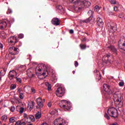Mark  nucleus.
<instances>
[{
    "mask_svg": "<svg viewBox=\"0 0 125 125\" xmlns=\"http://www.w3.org/2000/svg\"><path fill=\"white\" fill-rule=\"evenodd\" d=\"M71 3H74V4H78V5H81V7H79L78 8L79 10L83 8V7L88 8L91 5L90 2L87 0H84L83 1H81V0H69Z\"/></svg>",
    "mask_w": 125,
    "mask_h": 125,
    "instance_id": "1",
    "label": "nucleus"
},
{
    "mask_svg": "<svg viewBox=\"0 0 125 125\" xmlns=\"http://www.w3.org/2000/svg\"><path fill=\"white\" fill-rule=\"evenodd\" d=\"M121 97L122 95L119 94L118 92H115L113 94L115 103L119 108L123 107V101H122V99H121Z\"/></svg>",
    "mask_w": 125,
    "mask_h": 125,
    "instance_id": "2",
    "label": "nucleus"
},
{
    "mask_svg": "<svg viewBox=\"0 0 125 125\" xmlns=\"http://www.w3.org/2000/svg\"><path fill=\"white\" fill-rule=\"evenodd\" d=\"M108 116L112 118H117L118 117V110L114 107H110L107 110Z\"/></svg>",
    "mask_w": 125,
    "mask_h": 125,
    "instance_id": "3",
    "label": "nucleus"
},
{
    "mask_svg": "<svg viewBox=\"0 0 125 125\" xmlns=\"http://www.w3.org/2000/svg\"><path fill=\"white\" fill-rule=\"evenodd\" d=\"M62 104H63L61 106V107L64 110V111H66L71 110V108H72V105H71V104H70L69 102L66 100H62Z\"/></svg>",
    "mask_w": 125,
    "mask_h": 125,
    "instance_id": "4",
    "label": "nucleus"
},
{
    "mask_svg": "<svg viewBox=\"0 0 125 125\" xmlns=\"http://www.w3.org/2000/svg\"><path fill=\"white\" fill-rule=\"evenodd\" d=\"M93 13H94V12L91 10H89L87 12V15H88L89 17L86 20L83 21V23H88V22H90L93 18Z\"/></svg>",
    "mask_w": 125,
    "mask_h": 125,
    "instance_id": "5",
    "label": "nucleus"
},
{
    "mask_svg": "<svg viewBox=\"0 0 125 125\" xmlns=\"http://www.w3.org/2000/svg\"><path fill=\"white\" fill-rule=\"evenodd\" d=\"M36 101L37 105L39 106H37L36 108L37 109H39V108H42L43 107V103H44L45 99H44L42 100V98L39 97L37 99Z\"/></svg>",
    "mask_w": 125,
    "mask_h": 125,
    "instance_id": "6",
    "label": "nucleus"
},
{
    "mask_svg": "<svg viewBox=\"0 0 125 125\" xmlns=\"http://www.w3.org/2000/svg\"><path fill=\"white\" fill-rule=\"evenodd\" d=\"M65 93V90L62 87H59L57 88L56 94L58 97H62Z\"/></svg>",
    "mask_w": 125,
    "mask_h": 125,
    "instance_id": "7",
    "label": "nucleus"
},
{
    "mask_svg": "<svg viewBox=\"0 0 125 125\" xmlns=\"http://www.w3.org/2000/svg\"><path fill=\"white\" fill-rule=\"evenodd\" d=\"M54 124L55 125H65L66 122L62 121V118H58L54 121Z\"/></svg>",
    "mask_w": 125,
    "mask_h": 125,
    "instance_id": "8",
    "label": "nucleus"
},
{
    "mask_svg": "<svg viewBox=\"0 0 125 125\" xmlns=\"http://www.w3.org/2000/svg\"><path fill=\"white\" fill-rule=\"evenodd\" d=\"M9 50V51H11V50H14V53L13 52H10V54H11V55H16L19 54V51H18L19 50V49H18V48H16L15 47H10Z\"/></svg>",
    "mask_w": 125,
    "mask_h": 125,
    "instance_id": "9",
    "label": "nucleus"
},
{
    "mask_svg": "<svg viewBox=\"0 0 125 125\" xmlns=\"http://www.w3.org/2000/svg\"><path fill=\"white\" fill-rule=\"evenodd\" d=\"M8 42L10 43H13V44H15L17 42H18V40L15 36L11 37L8 40Z\"/></svg>",
    "mask_w": 125,
    "mask_h": 125,
    "instance_id": "10",
    "label": "nucleus"
},
{
    "mask_svg": "<svg viewBox=\"0 0 125 125\" xmlns=\"http://www.w3.org/2000/svg\"><path fill=\"white\" fill-rule=\"evenodd\" d=\"M51 23L55 26H59L60 25V20L57 18H54L51 21Z\"/></svg>",
    "mask_w": 125,
    "mask_h": 125,
    "instance_id": "11",
    "label": "nucleus"
},
{
    "mask_svg": "<svg viewBox=\"0 0 125 125\" xmlns=\"http://www.w3.org/2000/svg\"><path fill=\"white\" fill-rule=\"evenodd\" d=\"M45 69H46V66L42 63L40 64L36 67V71H39V72H42V70H45Z\"/></svg>",
    "mask_w": 125,
    "mask_h": 125,
    "instance_id": "12",
    "label": "nucleus"
},
{
    "mask_svg": "<svg viewBox=\"0 0 125 125\" xmlns=\"http://www.w3.org/2000/svg\"><path fill=\"white\" fill-rule=\"evenodd\" d=\"M104 90L108 94H111V89L110 88V85L107 84H104L103 85Z\"/></svg>",
    "mask_w": 125,
    "mask_h": 125,
    "instance_id": "13",
    "label": "nucleus"
},
{
    "mask_svg": "<svg viewBox=\"0 0 125 125\" xmlns=\"http://www.w3.org/2000/svg\"><path fill=\"white\" fill-rule=\"evenodd\" d=\"M97 24L99 27H103V25H104V22H103V21L102 20V19L100 18H98L97 19Z\"/></svg>",
    "mask_w": 125,
    "mask_h": 125,
    "instance_id": "14",
    "label": "nucleus"
},
{
    "mask_svg": "<svg viewBox=\"0 0 125 125\" xmlns=\"http://www.w3.org/2000/svg\"><path fill=\"white\" fill-rule=\"evenodd\" d=\"M0 29H5L6 28V26H7V23H6V21L4 20L0 21Z\"/></svg>",
    "mask_w": 125,
    "mask_h": 125,
    "instance_id": "15",
    "label": "nucleus"
},
{
    "mask_svg": "<svg viewBox=\"0 0 125 125\" xmlns=\"http://www.w3.org/2000/svg\"><path fill=\"white\" fill-rule=\"evenodd\" d=\"M108 48L110 49V50H111V51L113 52V53H114L115 55H117V54H118V53L117 52V49L115 48V46L111 45L108 46Z\"/></svg>",
    "mask_w": 125,
    "mask_h": 125,
    "instance_id": "16",
    "label": "nucleus"
},
{
    "mask_svg": "<svg viewBox=\"0 0 125 125\" xmlns=\"http://www.w3.org/2000/svg\"><path fill=\"white\" fill-rule=\"evenodd\" d=\"M27 120V121H26V122L27 123H29V124H30L31 122H35V117H34V116L33 115H28V117Z\"/></svg>",
    "mask_w": 125,
    "mask_h": 125,
    "instance_id": "17",
    "label": "nucleus"
},
{
    "mask_svg": "<svg viewBox=\"0 0 125 125\" xmlns=\"http://www.w3.org/2000/svg\"><path fill=\"white\" fill-rule=\"evenodd\" d=\"M56 8L58 11V12H59L60 13H64V12L65 11L64 10V8H63V7H62V6L61 5H58L56 7Z\"/></svg>",
    "mask_w": 125,
    "mask_h": 125,
    "instance_id": "18",
    "label": "nucleus"
},
{
    "mask_svg": "<svg viewBox=\"0 0 125 125\" xmlns=\"http://www.w3.org/2000/svg\"><path fill=\"white\" fill-rule=\"evenodd\" d=\"M16 111L19 112L20 114H23V112H24V107L18 106L16 108Z\"/></svg>",
    "mask_w": 125,
    "mask_h": 125,
    "instance_id": "19",
    "label": "nucleus"
},
{
    "mask_svg": "<svg viewBox=\"0 0 125 125\" xmlns=\"http://www.w3.org/2000/svg\"><path fill=\"white\" fill-rule=\"evenodd\" d=\"M121 41L122 40H120V41L119 42V47L120 49H121V50H124V51H125V43H123L122 44V46L121 45H120V44H121Z\"/></svg>",
    "mask_w": 125,
    "mask_h": 125,
    "instance_id": "20",
    "label": "nucleus"
},
{
    "mask_svg": "<svg viewBox=\"0 0 125 125\" xmlns=\"http://www.w3.org/2000/svg\"><path fill=\"white\" fill-rule=\"evenodd\" d=\"M15 125H26V122L23 121L22 120L18 121L16 122Z\"/></svg>",
    "mask_w": 125,
    "mask_h": 125,
    "instance_id": "21",
    "label": "nucleus"
},
{
    "mask_svg": "<svg viewBox=\"0 0 125 125\" xmlns=\"http://www.w3.org/2000/svg\"><path fill=\"white\" fill-rule=\"evenodd\" d=\"M41 118H42V113L38 111L35 114V118L36 119V120H39L41 119Z\"/></svg>",
    "mask_w": 125,
    "mask_h": 125,
    "instance_id": "22",
    "label": "nucleus"
},
{
    "mask_svg": "<svg viewBox=\"0 0 125 125\" xmlns=\"http://www.w3.org/2000/svg\"><path fill=\"white\" fill-rule=\"evenodd\" d=\"M27 76L29 77V78H34V77H35V74H34L33 73V72H31L30 73H29V71H27Z\"/></svg>",
    "mask_w": 125,
    "mask_h": 125,
    "instance_id": "23",
    "label": "nucleus"
},
{
    "mask_svg": "<svg viewBox=\"0 0 125 125\" xmlns=\"http://www.w3.org/2000/svg\"><path fill=\"white\" fill-rule=\"evenodd\" d=\"M1 119L2 121H3V122H6V121L7 120V116L5 115H3L1 117Z\"/></svg>",
    "mask_w": 125,
    "mask_h": 125,
    "instance_id": "24",
    "label": "nucleus"
},
{
    "mask_svg": "<svg viewBox=\"0 0 125 125\" xmlns=\"http://www.w3.org/2000/svg\"><path fill=\"white\" fill-rule=\"evenodd\" d=\"M14 78V74H11V72H9V80H13Z\"/></svg>",
    "mask_w": 125,
    "mask_h": 125,
    "instance_id": "25",
    "label": "nucleus"
},
{
    "mask_svg": "<svg viewBox=\"0 0 125 125\" xmlns=\"http://www.w3.org/2000/svg\"><path fill=\"white\" fill-rule=\"evenodd\" d=\"M9 123H15V117H12L9 118Z\"/></svg>",
    "mask_w": 125,
    "mask_h": 125,
    "instance_id": "26",
    "label": "nucleus"
},
{
    "mask_svg": "<svg viewBox=\"0 0 125 125\" xmlns=\"http://www.w3.org/2000/svg\"><path fill=\"white\" fill-rule=\"evenodd\" d=\"M16 79L17 80V82L18 83H22V80H21V78H18L17 77H15Z\"/></svg>",
    "mask_w": 125,
    "mask_h": 125,
    "instance_id": "27",
    "label": "nucleus"
},
{
    "mask_svg": "<svg viewBox=\"0 0 125 125\" xmlns=\"http://www.w3.org/2000/svg\"><path fill=\"white\" fill-rule=\"evenodd\" d=\"M46 73H47V74H48V71H46V72H43V73H42V74H39L38 75V76L39 77H41V76H43V77H45V75L46 74Z\"/></svg>",
    "mask_w": 125,
    "mask_h": 125,
    "instance_id": "28",
    "label": "nucleus"
},
{
    "mask_svg": "<svg viewBox=\"0 0 125 125\" xmlns=\"http://www.w3.org/2000/svg\"><path fill=\"white\" fill-rule=\"evenodd\" d=\"M10 88L12 90H13V89H15V88H16V84H12L10 86Z\"/></svg>",
    "mask_w": 125,
    "mask_h": 125,
    "instance_id": "29",
    "label": "nucleus"
},
{
    "mask_svg": "<svg viewBox=\"0 0 125 125\" xmlns=\"http://www.w3.org/2000/svg\"><path fill=\"white\" fill-rule=\"evenodd\" d=\"M109 1L112 4H116V3H117L116 0H109Z\"/></svg>",
    "mask_w": 125,
    "mask_h": 125,
    "instance_id": "30",
    "label": "nucleus"
},
{
    "mask_svg": "<svg viewBox=\"0 0 125 125\" xmlns=\"http://www.w3.org/2000/svg\"><path fill=\"white\" fill-rule=\"evenodd\" d=\"M80 47L81 49H85V48H86V45H84V44H80Z\"/></svg>",
    "mask_w": 125,
    "mask_h": 125,
    "instance_id": "31",
    "label": "nucleus"
},
{
    "mask_svg": "<svg viewBox=\"0 0 125 125\" xmlns=\"http://www.w3.org/2000/svg\"><path fill=\"white\" fill-rule=\"evenodd\" d=\"M103 60L104 61H110V60L108 58H106V56H104L103 57Z\"/></svg>",
    "mask_w": 125,
    "mask_h": 125,
    "instance_id": "32",
    "label": "nucleus"
},
{
    "mask_svg": "<svg viewBox=\"0 0 125 125\" xmlns=\"http://www.w3.org/2000/svg\"><path fill=\"white\" fill-rule=\"evenodd\" d=\"M6 13H7V14H11V13H12V10H11V9L9 8L8 9V10L7 11Z\"/></svg>",
    "mask_w": 125,
    "mask_h": 125,
    "instance_id": "33",
    "label": "nucleus"
},
{
    "mask_svg": "<svg viewBox=\"0 0 125 125\" xmlns=\"http://www.w3.org/2000/svg\"><path fill=\"white\" fill-rule=\"evenodd\" d=\"M27 107L29 108V110H30V111H32V110L33 109V107L34 106L31 104H28Z\"/></svg>",
    "mask_w": 125,
    "mask_h": 125,
    "instance_id": "34",
    "label": "nucleus"
},
{
    "mask_svg": "<svg viewBox=\"0 0 125 125\" xmlns=\"http://www.w3.org/2000/svg\"><path fill=\"white\" fill-rule=\"evenodd\" d=\"M20 98L21 99L24 98V94L23 93H20Z\"/></svg>",
    "mask_w": 125,
    "mask_h": 125,
    "instance_id": "35",
    "label": "nucleus"
},
{
    "mask_svg": "<svg viewBox=\"0 0 125 125\" xmlns=\"http://www.w3.org/2000/svg\"><path fill=\"white\" fill-rule=\"evenodd\" d=\"M10 110L11 112H14L15 111V107L14 106L12 105L11 108H10Z\"/></svg>",
    "mask_w": 125,
    "mask_h": 125,
    "instance_id": "36",
    "label": "nucleus"
},
{
    "mask_svg": "<svg viewBox=\"0 0 125 125\" xmlns=\"http://www.w3.org/2000/svg\"><path fill=\"white\" fill-rule=\"evenodd\" d=\"M9 73H11V74H13V75H16V76H17V73L14 70L10 71Z\"/></svg>",
    "mask_w": 125,
    "mask_h": 125,
    "instance_id": "37",
    "label": "nucleus"
},
{
    "mask_svg": "<svg viewBox=\"0 0 125 125\" xmlns=\"http://www.w3.org/2000/svg\"><path fill=\"white\" fill-rule=\"evenodd\" d=\"M23 117H24V118H25V121H27V120L29 117V115H27L26 113H24L23 114Z\"/></svg>",
    "mask_w": 125,
    "mask_h": 125,
    "instance_id": "38",
    "label": "nucleus"
},
{
    "mask_svg": "<svg viewBox=\"0 0 125 125\" xmlns=\"http://www.w3.org/2000/svg\"><path fill=\"white\" fill-rule=\"evenodd\" d=\"M104 117L108 120L110 119V117L109 116V115H108V114H107V113L106 112L104 113Z\"/></svg>",
    "mask_w": 125,
    "mask_h": 125,
    "instance_id": "39",
    "label": "nucleus"
},
{
    "mask_svg": "<svg viewBox=\"0 0 125 125\" xmlns=\"http://www.w3.org/2000/svg\"><path fill=\"white\" fill-rule=\"evenodd\" d=\"M120 86H124L125 83L123 82H120L119 83Z\"/></svg>",
    "mask_w": 125,
    "mask_h": 125,
    "instance_id": "40",
    "label": "nucleus"
},
{
    "mask_svg": "<svg viewBox=\"0 0 125 125\" xmlns=\"http://www.w3.org/2000/svg\"><path fill=\"white\" fill-rule=\"evenodd\" d=\"M56 112H57V110H53L51 113V115H55V113H56Z\"/></svg>",
    "mask_w": 125,
    "mask_h": 125,
    "instance_id": "41",
    "label": "nucleus"
},
{
    "mask_svg": "<svg viewBox=\"0 0 125 125\" xmlns=\"http://www.w3.org/2000/svg\"><path fill=\"white\" fill-rule=\"evenodd\" d=\"M48 90L49 91H50V90H51V84H50V85H49L48 86Z\"/></svg>",
    "mask_w": 125,
    "mask_h": 125,
    "instance_id": "42",
    "label": "nucleus"
},
{
    "mask_svg": "<svg viewBox=\"0 0 125 125\" xmlns=\"http://www.w3.org/2000/svg\"><path fill=\"white\" fill-rule=\"evenodd\" d=\"M19 38L20 39H23V38H24V35L23 34H20L19 35Z\"/></svg>",
    "mask_w": 125,
    "mask_h": 125,
    "instance_id": "43",
    "label": "nucleus"
},
{
    "mask_svg": "<svg viewBox=\"0 0 125 125\" xmlns=\"http://www.w3.org/2000/svg\"><path fill=\"white\" fill-rule=\"evenodd\" d=\"M0 71L1 72H3V73H5V68L0 69Z\"/></svg>",
    "mask_w": 125,
    "mask_h": 125,
    "instance_id": "44",
    "label": "nucleus"
},
{
    "mask_svg": "<svg viewBox=\"0 0 125 125\" xmlns=\"http://www.w3.org/2000/svg\"><path fill=\"white\" fill-rule=\"evenodd\" d=\"M75 67H78V66H79V63L78 62H75Z\"/></svg>",
    "mask_w": 125,
    "mask_h": 125,
    "instance_id": "45",
    "label": "nucleus"
},
{
    "mask_svg": "<svg viewBox=\"0 0 125 125\" xmlns=\"http://www.w3.org/2000/svg\"><path fill=\"white\" fill-rule=\"evenodd\" d=\"M110 28L111 29V30H115L116 29V27L115 26L111 25Z\"/></svg>",
    "mask_w": 125,
    "mask_h": 125,
    "instance_id": "46",
    "label": "nucleus"
},
{
    "mask_svg": "<svg viewBox=\"0 0 125 125\" xmlns=\"http://www.w3.org/2000/svg\"><path fill=\"white\" fill-rule=\"evenodd\" d=\"M31 90H32V92L33 93H36V89H35L32 88H31Z\"/></svg>",
    "mask_w": 125,
    "mask_h": 125,
    "instance_id": "47",
    "label": "nucleus"
},
{
    "mask_svg": "<svg viewBox=\"0 0 125 125\" xmlns=\"http://www.w3.org/2000/svg\"><path fill=\"white\" fill-rule=\"evenodd\" d=\"M0 48H1V49L3 48V44H2L1 43H0Z\"/></svg>",
    "mask_w": 125,
    "mask_h": 125,
    "instance_id": "48",
    "label": "nucleus"
},
{
    "mask_svg": "<svg viewBox=\"0 0 125 125\" xmlns=\"http://www.w3.org/2000/svg\"><path fill=\"white\" fill-rule=\"evenodd\" d=\"M110 56H111V55L110 54H106L105 55L106 58L108 59H109V58H110Z\"/></svg>",
    "mask_w": 125,
    "mask_h": 125,
    "instance_id": "49",
    "label": "nucleus"
},
{
    "mask_svg": "<svg viewBox=\"0 0 125 125\" xmlns=\"http://www.w3.org/2000/svg\"><path fill=\"white\" fill-rule=\"evenodd\" d=\"M52 104H51V103L49 102L48 103V107H49V108H50V107H51L52 106Z\"/></svg>",
    "mask_w": 125,
    "mask_h": 125,
    "instance_id": "50",
    "label": "nucleus"
},
{
    "mask_svg": "<svg viewBox=\"0 0 125 125\" xmlns=\"http://www.w3.org/2000/svg\"><path fill=\"white\" fill-rule=\"evenodd\" d=\"M114 11H118V7L114 6Z\"/></svg>",
    "mask_w": 125,
    "mask_h": 125,
    "instance_id": "51",
    "label": "nucleus"
},
{
    "mask_svg": "<svg viewBox=\"0 0 125 125\" xmlns=\"http://www.w3.org/2000/svg\"><path fill=\"white\" fill-rule=\"evenodd\" d=\"M69 33H70V34H74V30H73V29H70V30H69Z\"/></svg>",
    "mask_w": 125,
    "mask_h": 125,
    "instance_id": "52",
    "label": "nucleus"
},
{
    "mask_svg": "<svg viewBox=\"0 0 125 125\" xmlns=\"http://www.w3.org/2000/svg\"><path fill=\"white\" fill-rule=\"evenodd\" d=\"M50 84H49V83H45V85H46V86L48 87L49 86V85H50Z\"/></svg>",
    "mask_w": 125,
    "mask_h": 125,
    "instance_id": "53",
    "label": "nucleus"
},
{
    "mask_svg": "<svg viewBox=\"0 0 125 125\" xmlns=\"http://www.w3.org/2000/svg\"><path fill=\"white\" fill-rule=\"evenodd\" d=\"M82 42H86V39L85 38L83 39Z\"/></svg>",
    "mask_w": 125,
    "mask_h": 125,
    "instance_id": "54",
    "label": "nucleus"
},
{
    "mask_svg": "<svg viewBox=\"0 0 125 125\" xmlns=\"http://www.w3.org/2000/svg\"><path fill=\"white\" fill-rule=\"evenodd\" d=\"M31 105L33 106H35V103L34 102H32Z\"/></svg>",
    "mask_w": 125,
    "mask_h": 125,
    "instance_id": "55",
    "label": "nucleus"
},
{
    "mask_svg": "<svg viewBox=\"0 0 125 125\" xmlns=\"http://www.w3.org/2000/svg\"><path fill=\"white\" fill-rule=\"evenodd\" d=\"M18 92H19V93H21V89H19Z\"/></svg>",
    "mask_w": 125,
    "mask_h": 125,
    "instance_id": "56",
    "label": "nucleus"
},
{
    "mask_svg": "<svg viewBox=\"0 0 125 125\" xmlns=\"http://www.w3.org/2000/svg\"><path fill=\"white\" fill-rule=\"evenodd\" d=\"M99 7V6H96L95 7V8H96V9H98V8Z\"/></svg>",
    "mask_w": 125,
    "mask_h": 125,
    "instance_id": "57",
    "label": "nucleus"
},
{
    "mask_svg": "<svg viewBox=\"0 0 125 125\" xmlns=\"http://www.w3.org/2000/svg\"><path fill=\"white\" fill-rule=\"evenodd\" d=\"M112 125H118L117 123H113L112 124Z\"/></svg>",
    "mask_w": 125,
    "mask_h": 125,
    "instance_id": "58",
    "label": "nucleus"
},
{
    "mask_svg": "<svg viewBox=\"0 0 125 125\" xmlns=\"http://www.w3.org/2000/svg\"><path fill=\"white\" fill-rule=\"evenodd\" d=\"M27 125H33V124L29 123V124H27Z\"/></svg>",
    "mask_w": 125,
    "mask_h": 125,
    "instance_id": "59",
    "label": "nucleus"
},
{
    "mask_svg": "<svg viewBox=\"0 0 125 125\" xmlns=\"http://www.w3.org/2000/svg\"><path fill=\"white\" fill-rule=\"evenodd\" d=\"M0 74H3V72H1V71L0 70Z\"/></svg>",
    "mask_w": 125,
    "mask_h": 125,
    "instance_id": "60",
    "label": "nucleus"
},
{
    "mask_svg": "<svg viewBox=\"0 0 125 125\" xmlns=\"http://www.w3.org/2000/svg\"><path fill=\"white\" fill-rule=\"evenodd\" d=\"M96 72H97V74H99V72L98 71L96 70Z\"/></svg>",
    "mask_w": 125,
    "mask_h": 125,
    "instance_id": "61",
    "label": "nucleus"
},
{
    "mask_svg": "<svg viewBox=\"0 0 125 125\" xmlns=\"http://www.w3.org/2000/svg\"><path fill=\"white\" fill-rule=\"evenodd\" d=\"M0 125H1V122L0 121Z\"/></svg>",
    "mask_w": 125,
    "mask_h": 125,
    "instance_id": "62",
    "label": "nucleus"
},
{
    "mask_svg": "<svg viewBox=\"0 0 125 125\" xmlns=\"http://www.w3.org/2000/svg\"><path fill=\"white\" fill-rule=\"evenodd\" d=\"M73 74H75V71H73Z\"/></svg>",
    "mask_w": 125,
    "mask_h": 125,
    "instance_id": "63",
    "label": "nucleus"
},
{
    "mask_svg": "<svg viewBox=\"0 0 125 125\" xmlns=\"http://www.w3.org/2000/svg\"><path fill=\"white\" fill-rule=\"evenodd\" d=\"M19 46H21V45L19 44Z\"/></svg>",
    "mask_w": 125,
    "mask_h": 125,
    "instance_id": "64",
    "label": "nucleus"
}]
</instances>
